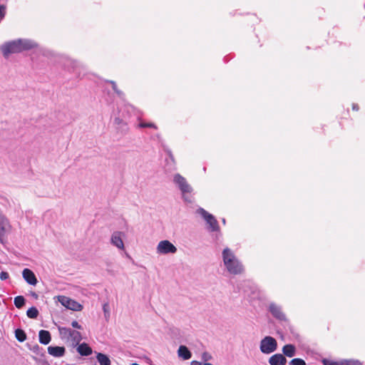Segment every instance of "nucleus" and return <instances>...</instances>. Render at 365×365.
Returning a JSON list of instances; mask_svg holds the SVG:
<instances>
[{"mask_svg": "<svg viewBox=\"0 0 365 365\" xmlns=\"http://www.w3.org/2000/svg\"><path fill=\"white\" fill-rule=\"evenodd\" d=\"M79 66V63L77 62H73V68H76Z\"/></svg>", "mask_w": 365, "mask_h": 365, "instance_id": "37", "label": "nucleus"}, {"mask_svg": "<svg viewBox=\"0 0 365 365\" xmlns=\"http://www.w3.org/2000/svg\"><path fill=\"white\" fill-rule=\"evenodd\" d=\"M339 365H362L357 360H343L340 361Z\"/></svg>", "mask_w": 365, "mask_h": 365, "instance_id": "25", "label": "nucleus"}, {"mask_svg": "<svg viewBox=\"0 0 365 365\" xmlns=\"http://www.w3.org/2000/svg\"><path fill=\"white\" fill-rule=\"evenodd\" d=\"M26 314L29 318L36 319L38 315V311L36 307H32L27 310Z\"/></svg>", "mask_w": 365, "mask_h": 365, "instance_id": "22", "label": "nucleus"}, {"mask_svg": "<svg viewBox=\"0 0 365 365\" xmlns=\"http://www.w3.org/2000/svg\"><path fill=\"white\" fill-rule=\"evenodd\" d=\"M179 357L184 360L190 359L192 357V353L186 346L180 345L178 350Z\"/></svg>", "mask_w": 365, "mask_h": 365, "instance_id": "14", "label": "nucleus"}, {"mask_svg": "<svg viewBox=\"0 0 365 365\" xmlns=\"http://www.w3.org/2000/svg\"><path fill=\"white\" fill-rule=\"evenodd\" d=\"M191 365H202L200 362H198L197 361H193L191 362Z\"/></svg>", "mask_w": 365, "mask_h": 365, "instance_id": "36", "label": "nucleus"}, {"mask_svg": "<svg viewBox=\"0 0 365 365\" xmlns=\"http://www.w3.org/2000/svg\"><path fill=\"white\" fill-rule=\"evenodd\" d=\"M32 295H33L34 297H35L36 298L38 297V295H37L35 292H34V293L32 294Z\"/></svg>", "mask_w": 365, "mask_h": 365, "instance_id": "38", "label": "nucleus"}, {"mask_svg": "<svg viewBox=\"0 0 365 365\" xmlns=\"http://www.w3.org/2000/svg\"><path fill=\"white\" fill-rule=\"evenodd\" d=\"M119 128H123V130H125V128H126V127H125V128H124V127L119 126V127H117V129H119Z\"/></svg>", "mask_w": 365, "mask_h": 365, "instance_id": "39", "label": "nucleus"}, {"mask_svg": "<svg viewBox=\"0 0 365 365\" xmlns=\"http://www.w3.org/2000/svg\"><path fill=\"white\" fill-rule=\"evenodd\" d=\"M58 302L65 307L73 311H81L83 306L78 302L66 296H58Z\"/></svg>", "mask_w": 365, "mask_h": 365, "instance_id": "8", "label": "nucleus"}, {"mask_svg": "<svg viewBox=\"0 0 365 365\" xmlns=\"http://www.w3.org/2000/svg\"><path fill=\"white\" fill-rule=\"evenodd\" d=\"M6 14V6L4 5H0V20L4 19Z\"/></svg>", "mask_w": 365, "mask_h": 365, "instance_id": "30", "label": "nucleus"}, {"mask_svg": "<svg viewBox=\"0 0 365 365\" xmlns=\"http://www.w3.org/2000/svg\"><path fill=\"white\" fill-rule=\"evenodd\" d=\"M71 329L66 328V327H60L59 328V332L60 334L62 336V337H67L69 338V336L71 334L72 332Z\"/></svg>", "mask_w": 365, "mask_h": 365, "instance_id": "23", "label": "nucleus"}, {"mask_svg": "<svg viewBox=\"0 0 365 365\" xmlns=\"http://www.w3.org/2000/svg\"><path fill=\"white\" fill-rule=\"evenodd\" d=\"M69 338L71 339L73 344L74 346H77L79 344L80 341L82 339L81 334L76 330H72L71 334L69 336Z\"/></svg>", "mask_w": 365, "mask_h": 365, "instance_id": "18", "label": "nucleus"}, {"mask_svg": "<svg viewBox=\"0 0 365 365\" xmlns=\"http://www.w3.org/2000/svg\"><path fill=\"white\" fill-rule=\"evenodd\" d=\"M14 304L18 308L20 309L25 305V298L23 296H17L14 298Z\"/></svg>", "mask_w": 365, "mask_h": 365, "instance_id": "21", "label": "nucleus"}, {"mask_svg": "<svg viewBox=\"0 0 365 365\" xmlns=\"http://www.w3.org/2000/svg\"><path fill=\"white\" fill-rule=\"evenodd\" d=\"M352 109L354 110H359V106L357 104H356V103H353Z\"/></svg>", "mask_w": 365, "mask_h": 365, "instance_id": "35", "label": "nucleus"}, {"mask_svg": "<svg viewBox=\"0 0 365 365\" xmlns=\"http://www.w3.org/2000/svg\"><path fill=\"white\" fill-rule=\"evenodd\" d=\"M212 359L211 355L207 352H204L202 355V359L205 361H209Z\"/></svg>", "mask_w": 365, "mask_h": 365, "instance_id": "31", "label": "nucleus"}, {"mask_svg": "<svg viewBox=\"0 0 365 365\" xmlns=\"http://www.w3.org/2000/svg\"><path fill=\"white\" fill-rule=\"evenodd\" d=\"M268 362L270 365H285L287 359L282 354H275L269 359Z\"/></svg>", "mask_w": 365, "mask_h": 365, "instance_id": "12", "label": "nucleus"}, {"mask_svg": "<svg viewBox=\"0 0 365 365\" xmlns=\"http://www.w3.org/2000/svg\"><path fill=\"white\" fill-rule=\"evenodd\" d=\"M114 123L118 126L126 127V123L119 117L115 118Z\"/></svg>", "mask_w": 365, "mask_h": 365, "instance_id": "27", "label": "nucleus"}, {"mask_svg": "<svg viewBox=\"0 0 365 365\" xmlns=\"http://www.w3.org/2000/svg\"><path fill=\"white\" fill-rule=\"evenodd\" d=\"M103 309H104V312H106L107 310V308H106V305L103 306Z\"/></svg>", "mask_w": 365, "mask_h": 365, "instance_id": "40", "label": "nucleus"}, {"mask_svg": "<svg viewBox=\"0 0 365 365\" xmlns=\"http://www.w3.org/2000/svg\"><path fill=\"white\" fill-rule=\"evenodd\" d=\"M140 128H157L156 125L153 123H140L139 124Z\"/></svg>", "mask_w": 365, "mask_h": 365, "instance_id": "29", "label": "nucleus"}, {"mask_svg": "<svg viewBox=\"0 0 365 365\" xmlns=\"http://www.w3.org/2000/svg\"><path fill=\"white\" fill-rule=\"evenodd\" d=\"M268 311L277 321L281 322H287L286 314L282 311V308L280 305H278L274 302H271L268 306Z\"/></svg>", "mask_w": 365, "mask_h": 365, "instance_id": "6", "label": "nucleus"}, {"mask_svg": "<svg viewBox=\"0 0 365 365\" xmlns=\"http://www.w3.org/2000/svg\"><path fill=\"white\" fill-rule=\"evenodd\" d=\"M277 349V341L272 336H267L260 341L259 349L261 352L264 354H269L275 351Z\"/></svg>", "mask_w": 365, "mask_h": 365, "instance_id": "4", "label": "nucleus"}, {"mask_svg": "<svg viewBox=\"0 0 365 365\" xmlns=\"http://www.w3.org/2000/svg\"><path fill=\"white\" fill-rule=\"evenodd\" d=\"M71 326H72L73 328H76V329H83V328H82V326H81V325H80V324H78V322H76V321H73V322H71Z\"/></svg>", "mask_w": 365, "mask_h": 365, "instance_id": "33", "label": "nucleus"}, {"mask_svg": "<svg viewBox=\"0 0 365 365\" xmlns=\"http://www.w3.org/2000/svg\"><path fill=\"white\" fill-rule=\"evenodd\" d=\"M96 359L101 365H110V360L108 356L104 354L98 353Z\"/></svg>", "mask_w": 365, "mask_h": 365, "instance_id": "19", "label": "nucleus"}, {"mask_svg": "<svg viewBox=\"0 0 365 365\" xmlns=\"http://www.w3.org/2000/svg\"><path fill=\"white\" fill-rule=\"evenodd\" d=\"M11 230V225L9 220L0 215V243L4 245L7 240V236Z\"/></svg>", "mask_w": 365, "mask_h": 365, "instance_id": "7", "label": "nucleus"}, {"mask_svg": "<svg viewBox=\"0 0 365 365\" xmlns=\"http://www.w3.org/2000/svg\"><path fill=\"white\" fill-rule=\"evenodd\" d=\"M124 235L123 232L115 231L114 232L110 238V243L118 248L119 250H123L125 248L122 237Z\"/></svg>", "mask_w": 365, "mask_h": 365, "instance_id": "10", "label": "nucleus"}, {"mask_svg": "<svg viewBox=\"0 0 365 365\" xmlns=\"http://www.w3.org/2000/svg\"><path fill=\"white\" fill-rule=\"evenodd\" d=\"M322 362H323L324 365H339V364H340V361L336 362V361H331V360L326 359H323Z\"/></svg>", "mask_w": 365, "mask_h": 365, "instance_id": "28", "label": "nucleus"}, {"mask_svg": "<svg viewBox=\"0 0 365 365\" xmlns=\"http://www.w3.org/2000/svg\"><path fill=\"white\" fill-rule=\"evenodd\" d=\"M168 154L169 155L170 160L174 163V157L170 151L168 152Z\"/></svg>", "mask_w": 365, "mask_h": 365, "instance_id": "34", "label": "nucleus"}, {"mask_svg": "<svg viewBox=\"0 0 365 365\" xmlns=\"http://www.w3.org/2000/svg\"><path fill=\"white\" fill-rule=\"evenodd\" d=\"M203 365H212V364H210V363H205Z\"/></svg>", "mask_w": 365, "mask_h": 365, "instance_id": "42", "label": "nucleus"}, {"mask_svg": "<svg viewBox=\"0 0 365 365\" xmlns=\"http://www.w3.org/2000/svg\"><path fill=\"white\" fill-rule=\"evenodd\" d=\"M9 273L6 272H1L0 273V279L1 280H6L9 278Z\"/></svg>", "mask_w": 365, "mask_h": 365, "instance_id": "32", "label": "nucleus"}, {"mask_svg": "<svg viewBox=\"0 0 365 365\" xmlns=\"http://www.w3.org/2000/svg\"><path fill=\"white\" fill-rule=\"evenodd\" d=\"M103 309H104V312H106L107 310V308H106V305L103 306Z\"/></svg>", "mask_w": 365, "mask_h": 365, "instance_id": "41", "label": "nucleus"}, {"mask_svg": "<svg viewBox=\"0 0 365 365\" xmlns=\"http://www.w3.org/2000/svg\"><path fill=\"white\" fill-rule=\"evenodd\" d=\"M173 182L181 191L183 198L185 201H188L185 197V194L190 193L192 191V187L188 184L186 179L180 174L177 173L173 177Z\"/></svg>", "mask_w": 365, "mask_h": 365, "instance_id": "5", "label": "nucleus"}, {"mask_svg": "<svg viewBox=\"0 0 365 365\" xmlns=\"http://www.w3.org/2000/svg\"><path fill=\"white\" fill-rule=\"evenodd\" d=\"M66 349L63 346H48V353L56 357L63 356L65 354Z\"/></svg>", "mask_w": 365, "mask_h": 365, "instance_id": "13", "label": "nucleus"}, {"mask_svg": "<svg viewBox=\"0 0 365 365\" xmlns=\"http://www.w3.org/2000/svg\"><path fill=\"white\" fill-rule=\"evenodd\" d=\"M223 263L231 274H240L244 272V267L241 262L236 257L232 251L226 247L222 251Z\"/></svg>", "mask_w": 365, "mask_h": 365, "instance_id": "2", "label": "nucleus"}, {"mask_svg": "<svg viewBox=\"0 0 365 365\" xmlns=\"http://www.w3.org/2000/svg\"><path fill=\"white\" fill-rule=\"evenodd\" d=\"M197 213L200 215L206 221L207 227V229L210 232H216L220 230L218 222L214 215L210 214L205 209L200 207L197 210Z\"/></svg>", "mask_w": 365, "mask_h": 365, "instance_id": "3", "label": "nucleus"}, {"mask_svg": "<svg viewBox=\"0 0 365 365\" xmlns=\"http://www.w3.org/2000/svg\"><path fill=\"white\" fill-rule=\"evenodd\" d=\"M282 353L284 356L292 357L296 354V347L293 344H286L282 348Z\"/></svg>", "mask_w": 365, "mask_h": 365, "instance_id": "17", "label": "nucleus"}, {"mask_svg": "<svg viewBox=\"0 0 365 365\" xmlns=\"http://www.w3.org/2000/svg\"><path fill=\"white\" fill-rule=\"evenodd\" d=\"M78 345L77 351L81 356H87L92 354V349L86 343H82Z\"/></svg>", "mask_w": 365, "mask_h": 365, "instance_id": "15", "label": "nucleus"}, {"mask_svg": "<svg viewBox=\"0 0 365 365\" xmlns=\"http://www.w3.org/2000/svg\"><path fill=\"white\" fill-rule=\"evenodd\" d=\"M289 365H306V362L302 359L295 358L289 361Z\"/></svg>", "mask_w": 365, "mask_h": 365, "instance_id": "26", "label": "nucleus"}, {"mask_svg": "<svg viewBox=\"0 0 365 365\" xmlns=\"http://www.w3.org/2000/svg\"><path fill=\"white\" fill-rule=\"evenodd\" d=\"M108 83H110L111 86H112V88L113 89V91H115V93L120 97V98H123V96H124V93L123 91H120L118 87H117V85H116V83L113 81H107Z\"/></svg>", "mask_w": 365, "mask_h": 365, "instance_id": "24", "label": "nucleus"}, {"mask_svg": "<svg viewBox=\"0 0 365 365\" xmlns=\"http://www.w3.org/2000/svg\"><path fill=\"white\" fill-rule=\"evenodd\" d=\"M15 336L20 342H23L26 339V334L21 329H17L15 330Z\"/></svg>", "mask_w": 365, "mask_h": 365, "instance_id": "20", "label": "nucleus"}, {"mask_svg": "<svg viewBox=\"0 0 365 365\" xmlns=\"http://www.w3.org/2000/svg\"><path fill=\"white\" fill-rule=\"evenodd\" d=\"M39 341L42 344H48L51 339V334L48 331L41 330L38 333Z\"/></svg>", "mask_w": 365, "mask_h": 365, "instance_id": "16", "label": "nucleus"}, {"mask_svg": "<svg viewBox=\"0 0 365 365\" xmlns=\"http://www.w3.org/2000/svg\"><path fill=\"white\" fill-rule=\"evenodd\" d=\"M176 252V247L168 240L160 241L157 247V252L159 254H175Z\"/></svg>", "mask_w": 365, "mask_h": 365, "instance_id": "9", "label": "nucleus"}, {"mask_svg": "<svg viewBox=\"0 0 365 365\" xmlns=\"http://www.w3.org/2000/svg\"><path fill=\"white\" fill-rule=\"evenodd\" d=\"M222 222H223L224 224L225 223V219H223V220H222Z\"/></svg>", "mask_w": 365, "mask_h": 365, "instance_id": "43", "label": "nucleus"}, {"mask_svg": "<svg viewBox=\"0 0 365 365\" xmlns=\"http://www.w3.org/2000/svg\"><path fill=\"white\" fill-rule=\"evenodd\" d=\"M37 47V43L27 38H19L3 43L0 50L5 58H8L11 54L21 53Z\"/></svg>", "mask_w": 365, "mask_h": 365, "instance_id": "1", "label": "nucleus"}, {"mask_svg": "<svg viewBox=\"0 0 365 365\" xmlns=\"http://www.w3.org/2000/svg\"><path fill=\"white\" fill-rule=\"evenodd\" d=\"M23 278L31 285H36L38 282L34 272L28 268H25L22 272Z\"/></svg>", "mask_w": 365, "mask_h": 365, "instance_id": "11", "label": "nucleus"}]
</instances>
